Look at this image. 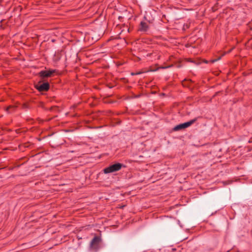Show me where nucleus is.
<instances>
[{
  "label": "nucleus",
  "instance_id": "obj_1",
  "mask_svg": "<svg viewBox=\"0 0 252 252\" xmlns=\"http://www.w3.org/2000/svg\"><path fill=\"white\" fill-rule=\"evenodd\" d=\"M102 239L99 236H95L90 244V249L95 252H97L101 248L100 244Z\"/></svg>",
  "mask_w": 252,
  "mask_h": 252
},
{
  "label": "nucleus",
  "instance_id": "obj_2",
  "mask_svg": "<svg viewBox=\"0 0 252 252\" xmlns=\"http://www.w3.org/2000/svg\"><path fill=\"white\" fill-rule=\"evenodd\" d=\"M123 166V164L117 163L109 166L104 169L103 172L105 174L113 173L120 170Z\"/></svg>",
  "mask_w": 252,
  "mask_h": 252
},
{
  "label": "nucleus",
  "instance_id": "obj_3",
  "mask_svg": "<svg viewBox=\"0 0 252 252\" xmlns=\"http://www.w3.org/2000/svg\"><path fill=\"white\" fill-rule=\"evenodd\" d=\"M196 120H197V119L195 118V119H192L189 122L179 124V125L175 126L173 128V130L174 131H178V130L186 128L187 127H188L189 126H190L192 124H193L196 121Z\"/></svg>",
  "mask_w": 252,
  "mask_h": 252
},
{
  "label": "nucleus",
  "instance_id": "obj_4",
  "mask_svg": "<svg viewBox=\"0 0 252 252\" xmlns=\"http://www.w3.org/2000/svg\"><path fill=\"white\" fill-rule=\"evenodd\" d=\"M54 72V70H42L39 73V74L42 77H48L51 76Z\"/></svg>",
  "mask_w": 252,
  "mask_h": 252
},
{
  "label": "nucleus",
  "instance_id": "obj_5",
  "mask_svg": "<svg viewBox=\"0 0 252 252\" xmlns=\"http://www.w3.org/2000/svg\"><path fill=\"white\" fill-rule=\"evenodd\" d=\"M36 88L39 91H46L49 88V85L48 83H44L40 85H37Z\"/></svg>",
  "mask_w": 252,
  "mask_h": 252
},
{
  "label": "nucleus",
  "instance_id": "obj_6",
  "mask_svg": "<svg viewBox=\"0 0 252 252\" xmlns=\"http://www.w3.org/2000/svg\"><path fill=\"white\" fill-rule=\"evenodd\" d=\"M148 27L147 24L144 22H141L140 23V31L142 32H146L148 30Z\"/></svg>",
  "mask_w": 252,
  "mask_h": 252
},
{
  "label": "nucleus",
  "instance_id": "obj_7",
  "mask_svg": "<svg viewBox=\"0 0 252 252\" xmlns=\"http://www.w3.org/2000/svg\"><path fill=\"white\" fill-rule=\"evenodd\" d=\"M13 108V107H12V106H9V107H7V109H6V111H7L8 113H11V111L10 110V109L11 108Z\"/></svg>",
  "mask_w": 252,
  "mask_h": 252
},
{
  "label": "nucleus",
  "instance_id": "obj_8",
  "mask_svg": "<svg viewBox=\"0 0 252 252\" xmlns=\"http://www.w3.org/2000/svg\"><path fill=\"white\" fill-rule=\"evenodd\" d=\"M141 73V72H136V73H131V75H138V74H140Z\"/></svg>",
  "mask_w": 252,
  "mask_h": 252
},
{
  "label": "nucleus",
  "instance_id": "obj_9",
  "mask_svg": "<svg viewBox=\"0 0 252 252\" xmlns=\"http://www.w3.org/2000/svg\"><path fill=\"white\" fill-rule=\"evenodd\" d=\"M220 58H219L218 60H214L213 61V62H216L217 61L220 60Z\"/></svg>",
  "mask_w": 252,
  "mask_h": 252
}]
</instances>
